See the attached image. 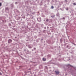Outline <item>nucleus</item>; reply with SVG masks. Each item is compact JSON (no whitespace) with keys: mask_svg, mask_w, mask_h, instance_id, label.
I'll list each match as a JSON object with an SVG mask.
<instances>
[{"mask_svg":"<svg viewBox=\"0 0 76 76\" xmlns=\"http://www.w3.org/2000/svg\"><path fill=\"white\" fill-rule=\"evenodd\" d=\"M12 42V40H11L10 39L9 40L8 42L9 43H10V42Z\"/></svg>","mask_w":76,"mask_h":76,"instance_id":"f03ea898","label":"nucleus"},{"mask_svg":"<svg viewBox=\"0 0 76 76\" xmlns=\"http://www.w3.org/2000/svg\"><path fill=\"white\" fill-rule=\"evenodd\" d=\"M51 7L52 9H54V7L53 6H52Z\"/></svg>","mask_w":76,"mask_h":76,"instance_id":"423d86ee","label":"nucleus"},{"mask_svg":"<svg viewBox=\"0 0 76 76\" xmlns=\"http://www.w3.org/2000/svg\"><path fill=\"white\" fill-rule=\"evenodd\" d=\"M49 20H48V19H47L46 20V22H48V21Z\"/></svg>","mask_w":76,"mask_h":76,"instance_id":"39448f33","label":"nucleus"},{"mask_svg":"<svg viewBox=\"0 0 76 76\" xmlns=\"http://www.w3.org/2000/svg\"><path fill=\"white\" fill-rule=\"evenodd\" d=\"M66 47H67H67H69V46H68V45Z\"/></svg>","mask_w":76,"mask_h":76,"instance_id":"9d476101","label":"nucleus"},{"mask_svg":"<svg viewBox=\"0 0 76 76\" xmlns=\"http://www.w3.org/2000/svg\"><path fill=\"white\" fill-rule=\"evenodd\" d=\"M0 75H1V73H0Z\"/></svg>","mask_w":76,"mask_h":76,"instance_id":"1a4fd4ad","label":"nucleus"},{"mask_svg":"<svg viewBox=\"0 0 76 76\" xmlns=\"http://www.w3.org/2000/svg\"><path fill=\"white\" fill-rule=\"evenodd\" d=\"M55 72L56 73V75H58L60 73L59 72L57 71H55Z\"/></svg>","mask_w":76,"mask_h":76,"instance_id":"f257e3e1","label":"nucleus"},{"mask_svg":"<svg viewBox=\"0 0 76 76\" xmlns=\"http://www.w3.org/2000/svg\"><path fill=\"white\" fill-rule=\"evenodd\" d=\"M1 6V3H0V6Z\"/></svg>","mask_w":76,"mask_h":76,"instance_id":"0eeeda50","label":"nucleus"},{"mask_svg":"<svg viewBox=\"0 0 76 76\" xmlns=\"http://www.w3.org/2000/svg\"><path fill=\"white\" fill-rule=\"evenodd\" d=\"M34 50H36V48H34Z\"/></svg>","mask_w":76,"mask_h":76,"instance_id":"9b49d317","label":"nucleus"},{"mask_svg":"<svg viewBox=\"0 0 76 76\" xmlns=\"http://www.w3.org/2000/svg\"><path fill=\"white\" fill-rule=\"evenodd\" d=\"M63 19H65V18H64V17H63Z\"/></svg>","mask_w":76,"mask_h":76,"instance_id":"6e6552de","label":"nucleus"},{"mask_svg":"<svg viewBox=\"0 0 76 76\" xmlns=\"http://www.w3.org/2000/svg\"><path fill=\"white\" fill-rule=\"evenodd\" d=\"M41 40H42V39Z\"/></svg>","mask_w":76,"mask_h":76,"instance_id":"f8f14e48","label":"nucleus"},{"mask_svg":"<svg viewBox=\"0 0 76 76\" xmlns=\"http://www.w3.org/2000/svg\"><path fill=\"white\" fill-rule=\"evenodd\" d=\"M73 4L74 5V6H75V5H76V4L75 3H74Z\"/></svg>","mask_w":76,"mask_h":76,"instance_id":"20e7f679","label":"nucleus"},{"mask_svg":"<svg viewBox=\"0 0 76 76\" xmlns=\"http://www.w3.org/2000/svg\"><path fill=\"white\" fill-rule=\"evenodd\" d=\"M43 60L44 61H45V60H46V58H43Z\"/></svg>","mask_w":76,"mask_h":76,"instance_id":"7ed1b4c3","label":"nucleus"}]
</instances>
